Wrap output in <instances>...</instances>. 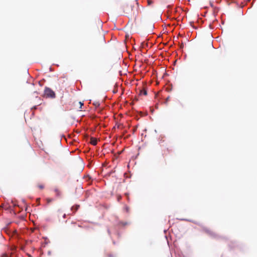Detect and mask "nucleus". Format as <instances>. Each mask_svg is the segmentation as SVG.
<instances>
[{
  "label": "nucleus",
  "mask_w": 257,
  "mask_h": 257,
  "mask_svg": "<svg viewBox=\"0 0 257 257\" xmlns=\"http://www.w3.org/2000/svg\"><path fill=\"white\" fill-rule=\"evenodd\" d=\"M45 95L47 97H50L52 98L55 97V96L54 92L49 88H46L45 90Z\"/></svg>",
  "instance_id": "1"
},
{
  "label": "nucleus",
  "mask_w": 257,
  "mask_h": 257,
  "mask_svg": "<svg viewBox=\"0 0 257 257\" xmlns=\"http://www.w3.org/2000/svg\"><path fill=\"white\" fill-rule=\"evenodd\" d=\"M94 105L95 107V111H97L98 112H100L102 110V107L100 106V104L99 102H95L94 103Z\"/></svg>",
  "instance_id": "2"
},
{
  "label": "nucleus",
  "mask_w": 257,
  "mask_h": 257,
  "mask_svg": "<svg viewBox=\"0 0 257 257\" xmlns=\"http://www.w3.org/2000/svg\"><path fill=\"white\" fill-rule=\"evenodd\" d=\"M123 9L124 12L128 15H129L131 11L133 10V8L132 6H125L124 7Z\"/></svg>",
  "instance_id": "3"
},
{
  "label": "nucleus",
  "mask_w": 257,
  "mask_h": 257,
  "mask_svg": "<svg viewBox=\"0 0 257 257\" xmlns=\"http://www.w3.org/2000/svg\"><path fill=\"white\" fill-rule=\"evenodd\" d=\"M55 193V194H56V196L57 197H60L61 196V191L57 188H55L54 190Z\"/></svg>",
  "instance_id": "4"
},
{
  "label": "nucleus",
  "mask_w": 257,
  "mask_h": 257,
  "mask_svg": "<svg viewBox=\"0 0 257 257\" xmlns=\"http://www.w3.org/2000/svg\"><path fill=\"white\" fill-rule=\"evenodd\" d=\"M97 139L94 138H91L90 139V143L91 145L93 146H95L97 144Z\"/></svg>",
  "instance_id": "5"
},
{
  "label": "nucleus",
  "mask_w": 257,
  "mask_h": 257,
  "mask_svg": "<svg viewBox=\"0 0 257 257\" xmlns=\"http://www.w3.org/2000/svg\"><path fill=\"white\" fill-rule=\"evenodd\" d=\"M80 206L79 205H76L75 206H73L71 208V210L72 211H74V212H76L78 208H79Z\"/></svg>",
  "instance_id": "6"
},
{
  "label": "nucleus",
  "mask_w": 257,
  "mask_h": 257,
  "mask_svg": "<svg viewBox=\"0 0 257 257\" xmlns=\"http://www.w3.org/2000/svg\"><path fill=\"white\" fill-rule=\"evenodd\" d=\"M204 231L211 235H214V232L210 229L205 228V229H204Z\"/></svg>",
  "instance_id": "7"
},
{
  "label": "nucleus",
  "mask_w": 257,
  "mask_h": 257,
  "mask_svg": "<svg viewBox=\"0 0 257 257\" xmlns=\"http://www.w3.org/2000/svg\"><path fill=\"white\" fill-rule=\"evenodd\" d=\"M12 255V253H4L2 254V257H10Z\"/></svg>",
  "instance_id": "8"
},
{
  "label": "nucleus",
  "mask_w": 257,
  "mask_h": 257,
  "mask_svg": "<svg viewBox=\"0 0 257 257\" xmlns=\"http://www.w3.org/2000/svg\"><path fill=\"white\" fill-rule=\"evenodd\" d=\"M116 126L117 128L122 129L123 127V125L122 123L116 124Z\"/></svg>",
  "instance_id": "9"
},
{
  "label": "nucleus",
  "mask_w": 257,
  "mask_h": 257,
  "mask_svg": "<svg viewBox=\"0 0 257 257\" xmlns=\"http://www.w3.org/2000/svg\"><path fill=\"white\" fill-rule=\"evenodd\" d=\"M141 94H144V95H146L147 94V91L146 89H143L141 91Z\"/></svg>",
  "instance_id": "10"
},
{
  "label": "nucleus",
  "mask_w": 257,
  "mask_h": 257,
  "mask_svg": "<svg viewBox=\"0 0 257 257\" xmlns=\"http://www.w3.org/2000/svg\"><path fill=\"white\" fill-rule=\"evenodd\" d=\"M170 99H171V97H170V96H168V97L166 98V100H165V103L166 104H168V103L169 102V101L170 100Z\"/></svg>",
  "instance_id": "11"
},
{
  "label": "nucleus",
  "mask_w": 257,
  "mask_h": 257,
  "mask_svg": "<svg viewBox=\"0 0 257 257\" xmlns=\"http://www.w3.org/2000/svg\"><path fill=\"white\" fill-rule=\"evenodd\" d=\"M46 201H47V203H50V202H51L52 201H53V199L48 198L46 199Z\"/></svg>",
  "instance_id": "12"
},
{
  "label": "nucleus",
  "mask_w": 257,
  "mask_h": 257,
  "mask_svg": "<svg viewBox=\"0 0 257 257\" xmlns=\"http://www.w3.org/2000/svg\"><path fill=\"white\" fill-rule=\"evenodd\" d=\"M78 105H79V108H81L82 107V106L83 105V103L81 102H78L77 103Z\"/></svg>",
  "instance_id": "13"
},
{
  "label": "nucleus",
  "mask_w": 257,
  "mask_h": 257,
  "mask_svg": "<svg viewBox=\"0 0 257 257\" xmlns=\"http://www.w3.org/2000/svg\"><path fill=\"white\" fill-rule=\"evenodd\" d=\"M38 187L41 189H43L44 188V186L43 185L40 184L38 185Z\"/></svg>",
  "instance_id": "14"
},
{
  "label": "nucleus",
  "mask_w": 257,
  "mask_h": 257,
  "mask_svg": "<svg viewBox=\"0 0 257 257\" xmlns=\"http://www.w3.org/2000/svg\"><path fill=\"white\" fill-rule=\"evenodd\" d=\"M148 5H151L153 4V1L151 0H147Z\"/></svg>",
  "instance_id": "15"
},
{
  "label": "nucleus",
  "mask_w": 257,
  "mask_h": 257,
  "mask_svg": "<svg viewBox=\"0 0 257 257\" xmlns=\"http://www.w3.org/2000/svg\"><path fill=\"white\" fill-rule=\"evenodd\" d=\"M102 41H103V42H104V41H105V40H104V37H103V36H102Z\"/></svg>",
  "instance_id": "16"
},
{
  "label": "nucleus",
  "mask_w": 257,
  "mask_h": 257,
  "mask_svg": "<svg viewBox=\"0 0 257 257\" xmlns=\"http://www.w3.org/2000/svg\"><path fill=\"white\" fill-rule=\"evenodd\" d=\"M119 116H120V117H122V113H120V114H119Z\"/></svg>",
  "instance_id": "17"
},
{
  "label": "nucleus",
  "mask_w": 257,
  "mask_h": 257,
  "mask_svg": "<svg viewBox=\"0 0 257 257\" xmlns=\"http://www.w3.org/2000/svg\"><path fill=\"white\" fill-rule=\"evenodd\" d=\"M120 198H121V197L119 196V197H118V200H119Z\"/></svg>",
  "instance_id": "18"
},
{
  "label": "nucleus",
  "mask_w": 257,
  "mask_h": 257,
  "mask_svg": "<svg viewBox=\"0 0 257 257\" xmlns=\"http://www.w3.org/2000/svg\"><path fill=\"white\" fill-rule=\"evenodd\" d=\"M79 111H85V110H81V109H80L79 110Z\"/></svg>",
  "instance_id": "19"
},
{
  "label": "nucleus",
  "mask_w": 257,
  "mask_h": 257,
  "mask_svg": "<svg viewBox=\"0 0 257 257\" xmlns=\"http://www.w3.org/2000/svg\"><path fill=\"white\" fill-rule=\"evenodd\" d=\"M65 216H66V215H65V214H64V215H63V217H64V218H65Z\"/></svg>",
  "instance_id": "20"
}]
</instances>
